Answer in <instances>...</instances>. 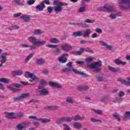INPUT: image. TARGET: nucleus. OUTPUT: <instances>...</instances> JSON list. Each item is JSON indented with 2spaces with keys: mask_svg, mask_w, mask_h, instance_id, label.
Wrapping results in <instances>:
<instances>
[{
  "mask_svg": "<svg viewBox=\"0 0 130 130\" xmlns=\"http://www.w3.org/2000/svg\"><path fill=\"white\" fill-rule=\"evenodd\" d=\"M25 77L27 78H30V79H29V81L31 83V85H35V84L38 83L40 80L39 77L36 76V75L28 72L25 73Z\"/></svg>",
  "mask_w": 130,
  "mask_h": 130,
  "instance_id": "obj_1",
  "label": "nucleus"
},
{
  "mask_svg": "<svg viewBox=\"0 0 130 130\" xmlns=\"http://www.w3.org/2000/svg\"><path fill=\"white\" fill-rule=\"evenodd\" d=\"M53 5L54 6L53 7V9L56 14L60 13V12L62 11V8L61 7H63V6H68V4L67 3H63L56 1H54Z\"/></svg>",
  "mask_w": 130,
  "mask_h": 130,
  "instance_id": "obj_2",
  "label": "nucleus"
},
{
  "mask_svg": "<svg viewBox=\"0 0 130 130\" xmlns=\"http://www.w3.org/2000/svg\"><path fill=\"white\" fill-rule=\"evenodd\" d=\"M89 69L93 70L94 72H100L101 70V61L94 62L88 66Z\"/></svg>",
  "mask_w": 130,
  "mask_h": 130,
  "instance_id": "obj_3",
  "label": "nucleus"
},
{
  "mask_svg": "<svg viewBox=\"0 0 130 130\" xmlns=\"http://www.w3.org/2000/svg\"><path fill=\"white\" fill-rule=\"evenodd\" d=\"M62 72L64 73H66V74H68V73L73 72L74 74H76L77 75H80L81 76H84V77H86V74L83 72H80L78 70L75 69H71V68H65L62 69Z\"/></svg>",
  "mask_w": 130,
  "mask_h": 130,
  "instance_id": "obj_4",
  "label": "nucleus"
},
{
  "mask_svg": "<svg viewBox=\"0 0 130 130\" xmlns=\"http://www.w3.org/2000/svg\"><path fill=\"white\" fill-rule=\"evenodd\" d=\"M118 3L120 8L123 10L130 8V0H118Z\"/></svg>",
  "mask_w": 130,
  "mask_h": 130,
  "instance_id": "obj_5",
  "label": "nucleus"
},
{
  "mask_svg": "<svg viewBox=\"0 0 130 130\" xmlns=\"http://www.w3.org/2000/svg\"><path fill=\"white\" fill-rule=\"evenodd\" d=\"M101 10L108 13H115L116 12V9L114 7L108 4H106L104 6L101 7Z\"/></svg>",
  "mask_w": 130,
  "mask_h": 130,
  "instance_id": "obj_6",
  "label": "nucleus"
},
{
  "mask_svg": "<svg viewBox=\"0 0 130 130\" xmlns=\"http://www.w3.org/2000/svg\"><path fill=\"white\" fill-rule=\"evenodd\" d=\"M36 92L38 95H41L43 96H46V95H48V94H49V92L47 88L42 89L41 87H39Z\"/></svg>",
  "mask_w": 130,
  "mask_h": 130,
  "instance_id": "obj_7",
  "label": "nucleus"
},
{
  "mask_svg": "<svg viewBox=\"0 0 130 130\" xmlns=\"http://www.w3.org/2000/svg\"><path fill=\"white\" fill-rule=\"evenodd\" d=\"M61 49L65 52H69L73 49V46L69 44H64L61 46Z\"/></svg>",
  "mask_w": 130,
  "mask_h": 130,
  "instance_id": "obj_8",
  "label": "nucleus"
},
{
  "mask_svg": "<svg viewBox=\"0 0 130 130\" xmlns=\"http://www.w3.org/2000/svg\"><path fill=\"white\" fill-rule=\"evenodd\" d=\"M29 123L27 122H23L17 125L16 127L17 130H23L24 128L29 126Z\"/></svg>",
  "mask_w": 130,
  "mask_h": 130,
  "instance_id": "obj_9",
  "label": "nucleus"
},
{
  "mask_svg": "<svg viewBox=\"0 0 130 130\" xmlns=\"http://www.w3.org/2000/svg\"><path fill=\"white\" fill-rule=\"evenodd\" d=\"M84 51H87V52H92V50L89 49V48H81L80 51H78L77 52H74L73 54L74 55H80V54H82Z\"/></svg>",
  "mask_w": 130,
  "mask_h": 130,
  "instance_id": "obj_10",
  "label": "nucleus"
},
{
  "mask_svg": "<svg viewBox=\"0 0 130 130\" xmlns=\"http://www.w3.org/2000/svg\"><path fill=\"white\" fill-rule=\"evenodd\" d=\"M99 43L102 46H104L105 47H106V48L108 49V50H112V49H113V47L112 46H110V45L107 44L105 42V41H104L103 40L100 41Z\"/></svg>",
  "mask_w": 130,
  "mask_h": 130,
  "instance_id": "obj_11",
  "label": "nucleus"
},
{
  "mask_svg": "<svg viewBox=\"0 0 130 130\" xmlns=\"http://www.w3.org/2000/svg\"><path fill=\"white\" fill-rule=\"evenodd\" d=\"M7 55L8 54L7 53H4L1 55L0 59L1 63H5V62H7V60H8L7 59Z\"/></svg>",
  "mask_w": 130,
  "mask_h": 130,
  "instance_id": "obj_12",
  "label": "nucleus"
},
{
  "mask_svg": "<svg viewBox=\"0 0 130 130\" xmlns=\"http://www.w3.org/2000/svg\"><path fill=\"white\" fill-rule=\"evenodd\" d=\"M49 85H50V86H51V87H53L54 88H57V89H60V88H62L61 85L53 81L50 82L49 83Z\"/></svg>",
  "mask_w": 130,
  "mask_h": 130,
  "instance_id": "obj_13",
  "label": "nucleus"
},
{
  "mask_svg": "<svg viewBox=\"0 0 130 130\" xmlns=\"http://www.w3.org/2000/svg\"><path fill=\"white\" fill-rule=\"evenodd\" d=\"M46 44V41H39L37 40V42L36 44L34 45V46H35V48L37 47H39V46H41V45H44V44Z\"/></svg>",
  "mask_w": 130,
  "mask_h": 130,
  "instance_id": "obj_14",
  "label": "nucleus"
},
{
  "mask_svg": "<svg viewBox=\"0 0 130 130\" xmlns=\"http://www.w3.org/2000/svg\"><path fill=\"white\" fill-rule=\"evenodd\" d=\"M92 33V30L91 29L88 28L84 30L83 33H82V36L84 38L86 37H88L90 36V34Z\"/></svg>",
  "mask_w": 130,
  "mask_h": 130,
  "instance_id": "obj_15",
  "label": "nucleus"
},
{
  "mask_svg": "<svg viewBox=\"0 0 130 130\" xmlns=\"http://www.w3.org/2000/svg\"><path fill=\"white\" fill-rule=\"evenodd\" d=\"M36 9L38 12H42L45 9V5L44 3H41L39 5L36 7Z\"/></svg>",
  "mask_w": 130,
  "mask_h": 130,
  "instance_id": "obj_16",
  "label": "nucleus"
},
{
  "mask_svg": "<svg viewBox=\"0 0 130 130\" xmlns=\"http://www.w3.org/2000/svg\"><path fill=\"white\" fill-rule=\"evenodd\" d=\"M6 116L9 119H15L16 118V113H6Z\"/></svg>",
  "mask_w": 130,
  "mask_h": 130,
  "instance_id": "obj_17",
  "label": "nucleus"
},
{
  "mask_svg": "<svg viewBox=\"0 0 130 130\" xmlns=\"http://www.w3.org/2000/svg\"><path fill=\"white\" fill-rule=\"evenodd\" d=\"M21 47L22 48H29L30 50H33V49H35V46H34V45H29L26 44H21Z\"/></svg>",
  "mask_w": 130,
  "mask_h": 130,
  "instance_id": "obj_18",
  "label": "nucleus"
},
{
  "mask_svg": "<svg viewBox=\"0 0 130 130\" xmlns=\"http://www.w3.org/2000/svg\"><path fill=\"white\" fill-rule=\"evenodd\" d=\"M27 40L28 42L30 43H35L36 44V42L37 41V38L35 36H30L27 38Z\"/></svg>",
  "mask_w": 130,
  "mask_h": 130,
  "instance_id": "obj_19",
  "label": "nucleus"
},
{
  "mask_svg": "<svg viewBox=\"0 0 130 130\" xmlns=\"http://www.w3.org/2000/svg\"><path fill=\"white\" fill-rule=\"evenodd\" d=\"M23 74V72L21 70H16L11 72V75L13 77H16V76H21Z\"/></svg>",
  "mask_w": 130,
  "mask_h": 130,
  "instance_id": "obj_20",
  "label": "nucleus"
},
{
  "mask_svg": "<svg viewBox=\"0 0 130 130\" xmlns=\"http://www.w3.org/2000/svg\"><path fill=\"white\" fill-rule=\"evenodd\" d=\"M73 120H75V121H78V120H84L85 117L81 116L79 115H76L74 117H72Z\"/></svg>",
  "mask_w": 130,
  "mask_h": 130,
  "instance_id": "obj_21",
  "label": "nucleus"
},
{
  "mask_svg": "<svg viewBox=\"0 0 130 130\" xmlns=\"http://www.w3.org/2000/svg\"><path fill=\"white\" fill-rule=\"evenodd\" d=\"M29 95L30 94L29 93H23L18 96L17 99L18 100H23V99H26V98H28Z\"/></svg>",
  "mask_w": 130,
  "mask_h": 130,
  "instance_id": "obj_22",
  "label": "nucleus"
},
{
  "mask_svg": "<svg viewBox=\"0 0 130 130\" xmlns=\"http://www.w3.org/2000/svg\"><path fill=\"white\" fill-rule=\"evenodd\" d=\"M114 61L116 64H122V66H125V64H126V62L122 61L119 59H116Z\"/></svg>",
  "mask_w": 130,
  "mask_h": 130,
  "instance_id": "obj_23",
  "label": "nucleus"
},
{
  "mask_svg": "<svg viewBox=\"0 0 130 130\" xmlns=\"http://www.w3.org/2000/svg\"><path fill=\"white\" fill-rule=\"evenodd\" d=\"M38 121H40L42 123H47V122H50V119L47 118H39Z\"/></svg>",
  "mask_w": 130,
  "mask_h": 130,
  "instance_id": "obj_24",
  "label": "nucleus"
},
{
  "mask_svg": "<svg viewBox=\"0 0 130 130\" xmlns=\"http://www.w3.org/2000/svg\"><path fill=\"white\" fill-rule=\"evenodd\" d=\"M34 35H41L43 31L40 29H36L32 32Z\"/></svg>",
  "mask_w": 130,
  "mask_h": 130,
  "instance_id": "obj_25",
  "label": "nucleus"
},
{
  "mask_svg": "<svg viewBox=\"0 0 130 130\" xmlns=\"http://www.w3.org/2000/svg\"><path fill=\"white\" fill-rule=\"evenodd\" d=\"M83 35V32L81 30L73 32L72 36L75 37H79L80 36H82Z\"/></svg>",
  "mask_w": 130,
  "mask_h": 130,
  "instance_id": "obj_26",
  "label": "nucleus"
},
{
  "mask_svg": "<svg viewBox=\"0 0 130 130\" xmlns=\"http://www.w3.org/2000/svg\"><path fill=\"white\" fill-rule=\"evenodd\" d=\"M73 126L74 128L79 129L82 127V124H81V123L76 122L73 124Z\"/></svg>",
  "mask_w": 130,
  "mask_h": 130,
  "instance_id": "obj_27",
  "label": "nucleus"
},
{
  "mask_svg": "<svg viewBox=\"0 0 130 130\" xmlns=\"http://www.w3.org/2000/svg\"><path fill=\"white\" fill-rule=\"evenodd\" d=\"M21 19H23L25 21V22H28V21H30V16L28 15H23L20 17Z\"/></svg>",
  "mask_w": 130,
  "mask_h": 130,
  "instance_id": "obj_28",
  "label": "nucleus"
},
{
  "mask_svg": "<svg viewBox=\"0 0 130 130\" xmlns=\"http://www.w3.org/2000/svg\"><path fill=\"white\" fill-rule=\"evenodd\" d=\"M121 83H122V84H124L125 85H126V86H129L130 78L126 79L125 80H121Z\"/></svg>",
  "mask_w": 130,
  "mask_h": 130,
  "instance_id": "obj_29",
  "label": "nucleus"
},
{
  "mask_svg": "<svg viewBox=\"0 0 130 130\" xmlns=\"http://www.w3.org/2000/svg\"><path fill=\"white\" fill-rule=\"evenodd\" d=\"M45 61L44 60V59L43 58H40L37 59L36 62L38 64H43V63L45 62Z\"/></svg>",
  "mask_w": 130,
  "mask_h": 130,
  "instance_id": "obj_30",
  "label": "nucleus"
},
{
  "mask_svg": "<svg viewBox=\"0 0 130 130\" xmlns=\"http://www.w3.org/2000/svg\"><path fill=\"white\" fill-rule=\"evenodd\" d=\"M11 80L8 78H0V82L1 83H4L5 84H7L8 83H10Z\"/></svg>",
  "mask_w": 130,
  "mask_h": 130,
  "instance_id": "obj_31",
  "label": "nucleus"
},
{
  "mask_svg": "<svg viewBox=\"0 0 130 130\" xmlns=\"http://www.w3.org/2000/svg\"><path fill=\"white\" fill-rule=\"evenodd\" d=\"M59 61H60V62H62V63H65V62H67V61H68V59H67V58H66L65 57H63V56H61L59 58Z\"/></svg>",
  "mask_w": 130,
  "mask_h": 130,
  "instance_id": "obj_32",
  "label": "nucleus"
},
{
  "mask_svg": "<svg viewBox=\"0 0 130 130\" xmlns=\"http://www.w3.org/2000/svg\"><path fill=\"white\" fill-rule=\"evenodd\" d=\"M94 59H95V58H94V57H93V56H89V57H87L85 59V61L87 63H89V62H91V61H93V60H94Z\"/></svg>",
  "mask_w": 130,
  "mask_h": 130,
  "instance_id": "obj_33",
  "label": "nucleus"
},
{
  "mask_svg": "<svg viewBox=\"0 0 130 130\" xmlns=\"http://www.w3.org/2000/svg\"><path fill=\"white\" fill-rule=\"evenodd\" d=\"M33 55H34V54L33 53L29 54L27 55L24 60L25 62H28V61L33 57Z\"/></svg>",
  "mask_w": 130,
  "mask_h": 130,
  "instance_id": "obj_34",
  "label": "nucleus"
},
{
  "mask_svg": "<svg viewBox=\"0 0 130 130\" xmlns=\"http://www.w3.org/2000/svg\"><path fill=\"white\" fill-rule=\"evenodd\" d=\"M113 102H115V103H120L122 102V98L119 97L116 98L115 99L113 100Z\"/></svg>",
  "mask_w": 130,
  "mask_h": 130,
  "instance_id": "obj_35",
  "label": "nucleus"
},
{
  "mask_svg": "<svg viewBox=\"0 0 130 130\" xmlns=\"http://www.w3.org/2000/svg\"><path fill=\"white\" fill-rule=\"evenodd\" d=\"M92 111L94 113H96V114H99V115H102L103 114V112L102 111L100 110H96L95 109H92Z\"/></svg>",
  "mask_w": 130,
  "mask_h": 130,
  "instance_id": "obj_36",
  "label": "nucleus"
},
{
  "mask_svg": "<svg viewBox=\"0 0 130 130\" xmlns=\"http://www.w3.org/2000/svg\"><path fill=\"white\" fill-rule=\"evenodd\" d=\"M109 70L111 72H113V73H116L117 72H119L120 71L119 68L115 69L111 67H109Z\"/></svg>",
  "mask_w": 130,
  "mask_h": 130,
  "instance_id": "obj_37",
  "label": "nucleus"
},
{
  "mask_svg": "<svg viewBox=\"0 0 130 130\" xmlns=\"http://www.w3.org/2000/svg\"><path fill=\"white\" fill-rule=\"evenodd\" d=\"M20 27L18 25H11L8 27L9 30H10V31H12L13 30H16L17 29H19Z\"/></svg>",
  "mask_w": 130,
  "mask_h": 130,
  "instance_id": "obj_38",
  "label": "nucleus"
},
{
  "mask_svg": "<svg viewBox=\"0 0 130 130\" xmlns=\"http://www.w3.org/2000/svg\"><path fill=\"white\" fill-rule=\"evenodd\" d=\"M49 42L51 43H58L59 42V40L56 38H51L50 39Z\"/></svg>",
  "mask_w": 130,
  "mask_h": 130,
  "instance_id": "obj_39",
  "label": "nucleus"
},
{
  "mask_svg": "<svg viewBox=\"0 0 130 130\" xmlns=\"http://www.w3.org/2000/svg\"><path fill=\"white\" fill-rule=\"evenodd\" d=\"M48 83H47V82H46V80H44V79H42L41 80V82H40V86L39 87H41L42 86H46V85H47Z\"/></svg>",
  "mask_w": 130,
  "mask_h": 130,
  "instance_id": "obj_40",
  "label": "nucleus"
},
{
  "mask_svg": "<svg viewBox=\"0 0 130 130\" xmlns=\"http://www.w3.org/2000/svg\"><path fill=\"white\" fill-rule=\"evenodd\" d=\"M62 120L63 121H67L68 122H71V121H72V120H73V117L72 118H71V117L63 118L62 119Z\"/></svg>",
  "mask_w": 130,
  "mask_h": 130,
  "instance_id": "obj_41",
  "label": "nucleus"
},
{
  "mask_svg": "<svg viewBox=\"0 0 130 130\" xmlns=\"http://www.w3.org/2000/svg\"><path fill=\"white\" fill-rule=\"evenodd\" d=\"M46 46V47H49V48H57V47H58V45L52 44H47Z\"/></svg>",
  "mask_w": 130,
  "mask_h": 130,
  "instance_id": "obj_42",
  "label": "nucleus"
},
{
  "mask_svg": "<svg viewBox=\"0 0 130 130\" xmlns=\"http://www.w3.org/2000/svg\"><path fill=\"white\" fill-rule=\"evenodd\" d=\"M66 102H67V103H70V104H72V103H74V100L72 98L68 97L66 99Z\"/></svg>",
  "mask_w": 130,
  "mask_h": 130,
  "instance_id": "obj_43",
  "label": "nucleus"
},
{
  "mask_svg": "<svg viewBox=\"0 0 130 130\" xmlns=\"http://www.w3.org/2000/svg\"><path fill=\"white\" fill-rule=\"evenodd\" d=\"M88 88L89 87L88 86H80L78 87V90L86 91Z\"/></svg>",
  "mask_w": 130,
  "mask_h": 130,
  "instance_id": "obj_44",
  "label": "nucleus"
},
{
  "mask_svg": "<svg viewBox=\"0 0 130 130\" xmlns=\"http://www.w3.org/2000/svg\"><path fill=\"white\" fill-rule=\"evenodd\" d=\"M124 118L126 119L130 120V111H127L124 115Z\"/></svg>",
  "mask_w": 130,
  "mask_h": 130,
  "instance_id": "obj_45",
  "label": "nucleus"
},
{
  "mask_svg": "<svg viewBox=\"0 0 130 130\" xmlns=\"http://www.w3.org/2000/svg\"><path fill=\"white\" fill-rule=\"evenodd\" d=\"M85 11H86V8L84 7H80L78 10L79 13H84Z\"/></svg>",
  "mask_w": 130,
  "mask_h": 130,
  "instance_id": "obj_46",
  "label": "nucleus"
},
{
  "mask_svg": "<svg viewBox=\"0 0 130 130\" xmlns=\"http://www.w3.org/2000/svg\"><path fill=\"white\" fill-rule=\"evenodd\" d=\"M113 115L114 117L117 119V120H120V118H119V115L118 114V113H114Z\"/></svg>",
  "mask_w": 130,
  "mask_h": 130,
  "instance_id": "obj_47",
  "label": "nucleus"
},
{
  "mask_svg": "<svg viewBox=\"0 0 130 130\" xmlns=\"http://www.w3.org/2000/svg\"><path fill=\"white\" fill-rule=\"evenodd\" d=\"M27 4L28 6H31V5H34L35 3V0H28L27 2Z\"/></svg>",
  "mask_w": 130,
  "mask_h": 130,
  "instance_id": "obj_48",
  "label": "nucleus"
},
{
  "mask_svg": "<svg viewBox=\"0 0 130 130\" xmlns=\"http://www.w3.org/2000/svg\"><path fill=\"white\" fill-rule=\"evenodd\" d=\"M125 94V93H124V92H123L122 91H119V93H118L119 97H120L121 98V97H123V96H124Z\"/></svg>",
  "mask_w": 130,
  "mask_h": 130,
  "instance_id": "obj_49",
  "label": "nucleus"
},
{
  "mask_svg": "<svg viewBox=\"0 0 130 130\" xmlns=\"http://www.w3.org/2000/svg\"><path fill=\"white\" fill-rule=\"evenodd\" d=\"M28 118H29V119H35V120H37L38 121L39 119V118H38L37 117L35 116H29L28 117Z\"/></svg>",
  "mask_w": 130,
  "mask_h": 130,
  "instance_id": "obj_50",
  "label": "nucleus"
},
{
  "mask_svg": "<svg viewBox=\"0 0 130 130\" xmlns=\"http://www.w3.org/2000/svg\"><path fill=\"white\" fill-rule=\"evenodd\" d=\"M90 120L91 121H92V122H102L101 120L96 119L95 118H91Z\"/></svg>",
  "mask_w": 130,
  "mask_h": 130,
  "instance_id": "obj_51",
  "label": "nucleus"
},
{
  "mask_svg": "<svg viewBox=\"0 0 130 130\" xmlns=\"http://www.w3.org/2000/svg\"><path fill=\"white\" fill-rule=\"evenodd\" d=\"M85 23H88L89 24H91L92 23H94L95 22V20H90V19H86L85 20Z\"/></svg>",
  "mask_w": 130,
  "mask_h": 130,
  "instance_id": "obj_52",
  "label": "nucleus"
},
{
  "mask_svg": "<svg viewBox=\"0 0 130 130\" xmlns=\"http://www.w3.org/2000/svg\"><path fill=\"white\" fill-rule=\"evenodd\" d=\"M23 114L22 113H19L17 114H15V117L16 118H18V117H22L23 116Z\"/></svg>",
  "mask_w": 130,
  "mask_h": 130,
  "instance_id": "obj_53",
  "label": "nucleus"
},
{
  "mask_svg": "<svg viewBox=\"0 0 130 130\" xmlns=\"http://www.w3.org/2000/svg\"><path fill=\"white\" fill-rule=\"evenodd\" d=\"M7 89H8V90H11V91H13V92H15V91L16 90V88H15L11 86H7Z\"/></svg>",
  "mask_w": 130,
  "mask_h": 130,
  "instance_id": "obj_54",
  "label": "nucleus"
},
{
  "mask_svg": "<svg viewBox=\"0 0 130 130\" xmlns=\"http://www.w3.org/2000/svg\"><path fill=\"white\" fill-rule=\"evenodd\" d=\"M61 52V50H60V49L57 48H56V49L54 51V53H56L57 54H58V53H60Z\"/></svg>",
  "mask_w": 130,
  "mask_h": 130,
  "instance_id": "obj_55",
  "label": "nucleus"
},
{
  "mask_svg": "<svg viewBox=\"0 0 130 130\" xmlns=\"http://www.w3.org/2000/svg\"><path fill=\"white\" fill-rule=\"evenodd\" d=\"M95 31L96 33H98V34H102V29H101V28H96Z\"/></svg>",
  "mask_w": 130,
  "mask_h": 130,
  "instance_id": "obj_56",
  "label": "nucleus"
},
{
  "mask_svg": "<svg viewBox=\"0 0 130 130\" xmlns=\"http://www.w3.org/2000/svg\"><path fill=\"white\" fill-rule=\"evenodd\" d=\"M67 66L68 67V68H70V69H74L73 68V63L72 62H69L67 63Z\"/></svg>",
  "mask_w": 130,
  "mask_h": 130,
  "instance_id": "obj_57",
  "label": "nucleus"
},
{
  "mask_svg": "<svg viewBox=\"0 0 130 130\" xmlns=\"http://www.w3.org/2000/svg\"><path fill=\"white\" fill-rule=\"evenodd\" d=\"M76 63L77 64H80V66H82L85 63V62H84L83 61H76Z\"/></svg>",
  "mask_w": 130,
  "mask_h": 130,
  "instance_id": "obj_58",
  "label": "nucleus"
},
{
  "mask_svg": "<svg viewBox=\"0 0 130 130\" xmlns=\"http://www.w3.org/2000/svg\"><path fill=\"white\" fill-rule=\"evenodd\" d=\"M22 15V13H19L17 14H14V18H19V17H21Z\"/></svg>",
  "mask_w": 130,
  "mask_h": 130,
  "instance_id": "obj_59",
  "label": "nucleus"
},
{
  "mask_svg": "<svg viewBox=\"0 0 130 130\" xmlns=\"http://www.w3.org/2000/svg\"><path fill=\"white\" fill-rule=\"evenodd\" d=\"M63 126H64V130H71V128L68 125L64 124Z\"/></svg>",
  "mask_w": 130,
  "mask_h": 130,
  "instance_id": "obj_60",
  "label": "nucleus"
},
{
  "mask_svg": "<svg viewBox=\"0 0 130 130\" xmlns=\"http://www.w3.org/2000/svg\"><path fill=\"white\" fill-rule=\"evenodd\" d=\"M42 73L43 74H44V75H48V74H49V71H48V70L46 69L43 71Z\"/></svg>",
  "mask_w": 130,
  "mask_h": 130,
  "instance_id": "obj_61",
  "label": "nucleus"
},
{
  "mask_svg": "<svg viewBox=\"0 0 130 130\" xmlns=\"http://www.w3.org/2000/svg\"><path fill=\"white\" fill-rule=\"evenodd\" d=\"M53 10V7H48V13H51Z\"/></svg>",
  "mask_w": 130,
  "mask_h": 130,
  "instance_id": "obj_62",
  "label": "nucleus"
},
{
  "mask_svg": "<svg viewBox=\"0 0 130 130\" xmlns=\"http://www.w3.org/2000/svg\"><path fill=\"white\" fill-rule=\"evenodd\" d=\"M116 14H111L109 17L111 19H115L116 18Z\"/></svg>",
  "mask_w": 130,
  "mask_h": 130,
  "instance_id": "obj_63",
  "label": "nucleus"
},
{
  "mask_svg": "<svg viewBox=\"0 0 130 130\" xmlns=\"http://www.w3.org/2000/svg\"><path fill=\"white\" fill-rule=\"evenodd\" d=\"M34 125L36 126V127H39V122H35L33 123Z\"/></svg>",
  "mask_w": 130,
  "mask_h": 130,
  "instance_id": "obj_64",
  "label": "nucleus"
}]
</instances>
